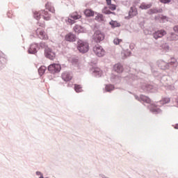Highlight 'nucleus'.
<instances>
[{"label": "nucleus", "mask_w": 178, "mask_h": 178, "mask_svg": "<svg viewBox=\"0 0 178 178\" xmlns=\"http://www.w3.org/2000/svg\"><path fill=\"white\" fill-rule=\"evenodd\" d=\"M46 10H35L33 11V17L36 20H40L41 19V17L42 19L48 22L49 20H51V15L49 13L51 12V13H55V8H52L51 6V3L49 2H47L45 4ZM49 10V11H48Z\"/></svg>", "instance_id": "1"}, {"label": "nucleus", "mask_w": 178, "mask_h": 178, "mask_svg": "<svg viewBox=\"0 0 178 178\" xmlns=\"http://www.w3.org/2000/svg\"><path fill=\"white\" fill-rule=\"evenodd\" d=\"M135 99L137 101H139V102H141L142 104H147V109L152 113H154V115H158V113H161L162 112V110L161 108L156 107L155 104H151L152 101L151 100V98L148 96H145L144 95H140V96L135 95H134Z\"/></svg>", "instance_id": "2"}, {"label": "nucleus", "mask_w": 178, "mask_h": 178, "mask_svg": "<svg viewBox=\"0 0 178 178\" xmlns=\"http://www.w3.org/2000/svg\"><path fill=\"white\" fill-rule=\"evenodd\" d=\"M47 69L51 74H56L62 70V65L60 63H53L48 65L47 68L45 65H41L38 70L39 75L44 76Z\"/></svg>", "instance_id": "3"}, {"label": "nucleus", "mask_w": 178, "mask_h": 178, "mask_svg": "<svg viewBox=\"0 0 178 178\" xmlns=\"http://www.w3.org/2000/svg\"><path fill=\"white\" fill-rule=\"evenodd\" d=\"M76 49L82 55L87 54L90 51V43H88V40L78 38Z\"/></svg>", "instance_id": "4"}, {"label": "nucleus", "mask_w": 178, "mask_h": 178, "mask_svg": "<svg viewBox=\"0 0 178 178\" xmlns=\"http://www.w3.org/2000/svg\"><path fill=\"white\" fill-rule=\"evenodd\" d=\"M40 47L42 49H44V56L47 59L54 60L56 58V53L51 47H48L45 42H40Z\"/></svg>", "instance_id": "5"}, {"label": "nucleus", "mask_w": 178, "mask_h": 178, "mask_svg": "<svg viewBox=\"0 0 178 178\" xmlns=\"http://www.w3.org/2000/svg\"><path fill=\"white\" fill-rule=\"evenodd\" d=\"M105 37H106L105 32L99 29H97L94 31V34L92 35V40L94 42H96V44H99L105 40Z\"/></svg>", "instance_id": "6"}, {"label": "nucleus", "mask_w": 178, "mask_h": 178, "mask_svg": "<svg viewBox=\"0 0 178 178\" xmlns=\"http://www.w3.org/2000/svg\"><path fill=\"white\" fill-rule=\"evenodd\" d=\"M128 83L132 86V87L140 90L143 83H144V80L141 78H138V76H134L129 79Z\"/></svg>", "instance_id": "7"}, {"label": "nucleus", "mask_w": 178, "mask_h": 178, "mask_svg": "<svg viewBox=\"0 0 178 178\" xmlns=\"http://www.w3.org/2000/svg\"><path fill=\"white\" fill-rule=\"evenodd\" d=\"M41 49V42H33L29 45L28 48L27 52L29 55H35L37 56V53L38 51Z\"/></svg>", "instance_id": "8"}, {"label": "nucleus", "mask_w": 178, "mask_h": 178, "mask_svg": "<svg viewBox=\"0 0 178 178\" xmlns=\"http://www.w3.org/2000/svg\"><path fill=\"white\" fill-rule=\"evenodd\" d=\"M140 92H156V88L154 85L147 83H143L140 89Z\"/></svg>", "instance_id": "9"}, {"label": "nucleus", "mask_w": 178, "mask_h": 178, "mask_svg": "<svg viewBox=\"0 0 178 178\" xmlns=\"http://www.w3.org/2000/svg\"><path fill=\"white\" fill-rule=\"evenodd\" d=\"M93 52L98 58H104V56L106 55V51L104 47L99 44L93 47Z\"/></svg>", "instance_id": "10"}, {"label": "nucleus", "mask_w": 178, "mask_h": 178, "mask_svg": "<svg viewBox=\"0 0 178 178\" xmlns=\"http://www.w3.org/2000/svg\"><path fill=\"white\" fill-rule=\"evenodd\" d=\"M137 3H138V1H134L133 6L130 7L129 11L128 13L129 19H133V17L138 15V10L137 9V7H136Z\"/></svg>", "instance_id": "11"}, {"label": "nucleus", "mask_w": 178, "mask_h": 178, "mask_svg": "<svg viewBox=\"0 0 178 178\" xmlns=\"http://www.w3.org/2000/svg\"><path fill=\"white\" fill-rule=\"evenodd\" d=\"M90 72L92 77H96V79H99V77H102V76H104V71L99 67L94 69H90Z\"/></svg>", "instance_id": "12"}, {"label": "nucleus", "mask_w": 178, "mask_h": 178, "mask_svg": "<svg viewBox=\"0 0 178 178\" xmlns=\"http://www.w3.org/2000/svg\"><path fill=\"white\" fill-rule=\"evenodd\" d=\"M167 34H168V32L166 31V30L163 29H158L157 31L153 33V37L154 40H159V38H163Z\"/></svg>", "instance_id": "13"}, {"label": "nucleus", "mask_w": 178, "mask_h": 178, "mask_svg": "<svg viewBox=\"0 0 178 178\" xmlns=\"http://www.w3.org/2000/svg\"><path fill=\"white\" fill-rule=\"evenodd\" d=\"M36 37H39L40 40H48V35L45 33V31L41 28H38L35 31Z\"/></svg>", "instance_id": "14"}, {"label": "nucleus", "mask_w": 178, "mask_h": 178, "mask_svg": "<svg viewBox=\"0 0 178 178\" xmlns=\"http://www.w3.org/2000/svg\"><path fill=\"white\" fill-rule=\"evenodd\" d=\"M156 65L161 70H168L170 67V64L163 60H157Z\"/></svg>", "instance_id": "15"}, {"label": "nucleus", "mask_w": 178, "mask_h": 178, "mask_svg": "<svg viewBox=\"0 0 178 178\" xmlns=\"http://www.w3.org/2000/svg\"><path fill=\"white\" fill-rule=\"evenodd\" d=\"M73 31L76 34H81V33H87V29H86V27L79 24H75L74 26L73 27Z\"/></svg>", "instance_id": "16"}, {"label": "nucleus", "mask_w": 178, "mask_h": 178, "mask_svg": "<svg viewBox=\"0 0 178 178\" xmlns=\"http://www.w3.org/2000/svg\"><path fill=\"white\" fill-rule=\"evenodd\" d=\"M65 40L67 42H76L77 41V36L76 34L70 32L65 35Z\"/></svg>", "instance_id": "17"}, {"label": "nucleus", "mask_w": 178, "mask_h": 178, "mask_svg": "<svg viewBox=\"0 0 178 178\" xmlns=\"http://www.w3.org/2000/svg\"><path fill=\"white\" fill-rule=\"evenodd\" d=\"M61 78L63 81L68 83V81H71L72 79H73V73L72 72L65 71L61 74Z\"/></svg>", "instance_id": "18"}, {"label": "nucleus", "mask_w": 178, "mask_h": 178, "mask_svg": "<svg viewBox=\"0 0 178 178\" xmlns=\"http://www.w3.org/2000/svg\"><path fill=\"white\" fill-rule=\"evenodd\" d=\"M113 72H115V73L120 74L124 72V68L123 67V65H122V63H118L113 66Z\"/></svg>", "instance_id": "19"}, {"label": "nucleus", "mask_w": 178, "mask_h": 178, "mask_svg": "<svg viewBox=\"0 0 178 178\" xmlns=\"http://www.w3.org/2000/svg\"><path fill=\"white\" fill-rule=\"evenodd\" d=\"M166 40L167 41H177L178 35L175 32H170L166 34Z\"/></svg>", "instance_id": "20"}, {"label": "nucleus", "mask_w": 178, "mask_h": 178, "mask_svg": "<svg viewBox=\"0 0 178 178\" xmlns=\"http://www.w3.org/2000/svg\"><path fill=\"white\" fill-rule=\"evenodd\" d=\"M5 63H6V56L0 51V70L5 69Z\"/></svg>", "instance_id": "21"}, {"label": "nucleus", "mask_w": 178, "mask_h": 178, "mask_svg": "<svg viewBox=\"0 0 178 178\" xmlns=\"http://www.w3.org/2000/svg\"><path fill=\"white\" fill-rule=\"evenodd\" d=\"M163 12V9L161 8H152L147 10V15H156V13H162Z\"/></svg>", "instance_id": "22"}, {"label": "nucleus", "mask_w": 178, "mask_h": 178, "mask_svg": "<svg viewBox=\"0 0 178 178\" xmlns=\"http://www.w3.org/2000/svg\"><path fill=\"white\" fill-rule=\"evenodd\" d=\"M151 8H152V2L149 3L143 2L139 6V9H141L142 10H147L148 9H151Z\"/></svg>", "instance_id": "23"}, {"label": "nucleus", "mask_w": 178, "mask_h": 178, "mask_svg": "<svg viewBox=\"0 0 178 178\" xmlns=\"http://www.w3.org/2000/svg\"><path fill=\"white\" fill-rule=\"evenodd\" d=\"M83 14L86 16V17H92L95 14H97V12L91 9H86L83 11Z\"/></svg>", "instance_id": "24"}, {"label": "nucleus", "mask_w": 178, "mask_h": 178, "mask_svg": "<svg viewBox=\"0 0 178 178\" xmlns=\"http://www.w3.org/2000/svg\"><path fill=\"white\" fill-rule=\"evenodd\" d=\"M96 15L97 16L95 17V20H96V22H98L99 23H104L105 17H104V15L98 13H97Z\"/></svg>", "instance_id": "25"}, {"label": "nucleus", "mask_w": 178, "mask_h": 178, "mask_svg": "<svg viewBox=\"0 0 178 178\" xmlns=\"http://www.w3.org/2000/svg\"><path fill=\"white\" fill-rule=\"evenodd\" d=\"M102 12L104 15H113L114 16H116V13L114 11H111V10H109L108 6H104Z\"/></svg>", "instance_id": "26"}, {"label": "nucleus", "mask_w": 178, "mask_h": 178, "mask_svg": "<svg viewBox=\"0 0 178 178\" xmlns=\"http://www.w3.org/2000/svg\"><path fill=\"white\" fill-rule=\"evenodd\" d=\"M70 17L74 20H79V19H81V15L79 14L77 11H75L70 14Z\"/></svg>", "instance_id": "27"}, {"label": "nucleus", "mask_w": 178, "mask_h": 178, "mask_svg": "<svg viewBox=\"0 0 178 178\" xmlns=\"http://www.w3.org/2000/svg\"><path fill=\"white\" fill-rule=\"evenodd\" d=\"M109 24L111 26V29H116V27H121L122 26V24H120V22H118V21L113 19L111 20Z\"/></svg>", "instance_id": "28"}, {"label": "nucleus", "mask_w": 178, "mask_h": 178, "mask_svg": "<svg viewBox=\"0 0 178 178\" xmlns=\"http://www.w3.org/2000/svg\"><path fill=\"white\" fill-rule=\"evenodd\" d=\"M89 66H91L90 69H96L98 67V60L95 59H92L89 62Z\"/></svg>", "instance_id": "29"}, {"label": "nucleus", "mask_w": 178, "mask_h": 178, "mask_svg": "<svg viewBox=\"0 0 178 178\" xmlns=\"http://www.w3.org/2000/svg\"><path fill=\"white\" fill-rule=\"evenodd\" d=\"M169 19H170L169 17L166 15H163V14H160V22L159 23H167V22H169Z\"/></svg>", "instance_id": "30"}, {"label": "nucleus", "mask_w": 178, "mask_h": 178, "mask_svg": "<svg viewBox=\"0 0 178 178\" xmlns=\"http://www.w3.org/2000/svg\"><path fill=\"white\" fill-rule=\"evenodd\" d=\"M160 102L161 105H166L167 104H169L170 102V97H162Z\"/></svg>", "instance_id": "31"}, {"label": "nucleus", "mask_w": 178, "mask_h": 178, "mask_svg": "<svg viewBox=\"0 0 178 178\" xmlns=\"http://www.w3.org/2000/svg\"><path fill=\"white\" fill-rule=\"evenodd\" d=\"M115 90V86L112 84H108L105 86L106 92H112Z\"/></svg>", "instance_id": "32"}, {"label": "nucleus", "mask_w": 178, "mask_h": 178, "mask_svg": "<svg viewBox=\"0 0 178 178\" xmlns=\"http://www.w3.org/2000/svg\"><path fill=\"white\" fill-rule=\"evenodd\" d=\"M74 91L76 92H83V87L81 86V85L74 84Z\"/></svg>", "instance_id": "33"}, {"label": "nucleus", "mask_w": 178, "mask_h": 178, "mask_svg": "<svg viewBox=\"0 0 178 178\" xmlns=\"http://www.w3.org/2000/svg\"><path fill=\"white\" fill-rule=\"evenodd\" d=\"M168 63L170 64V66H177V60L175 58V57H172L170 58V60H168Z\"/></svg>", "instance_id": "34"}, {"label": "nucleus", "mask_w": 178, "mask_h": 178, "mask_svg": "<svg viewBox=\"0 0 178 178\" xmlns=\"http://www.w3.org/2000/svg\"><path fill=\"white\" fill-rule=\"evenodd\" d=\"M111 81L113 83H120V79L119 78V76H118V75H113L111 76Z\"/></svg>", "instance_id": "35"}, {"label": "nucleus", "mask_w": 178, "mask_h": 178, "mask_svg": "<svg viewBox=\"0 0 178 178\" xmlns=\"http://www.w3.org/2000/svg\"><path fill=\"white\" fill-rule=\"evenodd\" d=\"M79 57H72L71 59V63H72L74 66H76V65H79Z\"/></svg>", "instance_id": "36"}, {"label": "nucleus", "mask_w": 178, "mask_h": 178, "mask_svg": "<svg viewBox=\"0 0 178 178\" xmlns=\"http://www.w3.org/2000/svg\"><path fill=\"white\" fill-rule=\"evenodd\" d=\"M65 23H67V24H74V23H76V21L69 17H66V19H65Z\"/></svg>", "instance_id": "37"}, {"label": "nucleus", "mask_w": 178, "mask_h": 178, "mask_svg": "<svg viewBox=\"0 0 178 178\" xmlns=\"http://www.w3.org/2000/svg\"><path fill=\"white\" fill-rule=\"evenodd\" d=\"M161 48H163V49L164 51H165L166 52H168L170 48V47L169 46V43L165 42L163 44H161Z\"/></svg>", "instance_id": "38"}, {"label": "nucleus", "mask_w": 178, "mask_h": 178, "mask_svg": "<svg viewBox=\"0 0 178 178\" xmlns=\"http://www.w3.org/2000/svg\"><path fill=\"white\" fill-rule=\"evenodd\" d=\"M123 54L124 59H126V58H129V56H131V51L127 49L125 51H124Z\"/></svg>", "instance_id": "39"}, {"label": "nucleus", "mask_w": 178, "mask_h": 178, "mask_svg": "<svg viewBox=\"0 0 178 178\" xmlns=\"http://www.w3.org/2000/svg\"><path fill=\"white\" fill-rule=\"evenodd\" d=\"M109 10H116V8H118V6L116 4L111 3L108 7Z\"/></svg>", "instance_id": "40"}, {"label": "nucleus", "mask_w": 178, "mask_h": 178, "mask_svg": "<svg viewBox=\"0 0 178 178\" xmlns=\"http://www.w3.org/2000/svg\"><path fill=\"white\" fill-rule=\"evenodd\" d=\"M122 39H119V38H115L113 40V44L115 45H119V44H120L122 42Z\"/></svg>", "instance_id": "41"}, {"label": "nucleus", "mask_w": 178, "mask_h": 178, "mask_svg": "<svg viewBox=\"0 0 178 178\" xmlns=\"http://www.w3.org/2000/svg\"><path fill=\"white\" fill-rule=\"evenodd\" d=\"M159 1L164 5H169L172 2V0H159Z\"/></svg>", "instance_id": "42"}, {"label": "nucleus", "mask_w": 178, "mask_h": 178, "mask_svg": "<svg viewBox=\"0 0 178 178\" xmlns=\"http://www.w3.org/2000/svg\"><path fill=\"white\" fill-rule=\"evenodd\" d=\"M172 30L174 32H175L177 34H178V25H175L172 27Z\"/></svg>", "instance_id": "43"}, {"label": "nucleus", "mask_w": 178, "mask_h": 178, "mask_svg": "<svg viewBox=\"0 0 178 178\" xmlns=\"http://www.w3.org/2000/svg\"><path fill=\"white\" fill-rule=\"evenodd\" d=\"M154 20H159L160 22L161 20V14H158L157 15H155Z\"/></svg>", "instance_id": "44"}, {"label": "nucleus", "mask_w": 178, "mask_h": 178, "mask_svg": "<svg viewBox=\"0 0 178 178\" xmlns=\"http://www.w3.org/2000/svg\"><path fill=\"white\" fill-rule=\"evenodd\" d=\"M35 175H36V176H40V177H41V176L44 175V174L42 172H41L40 171H36Z\"/></svg>", "instance_id": "45"}, {"label": "nucleus", "mask_w": 178, "mask_h": 178, "mask_svg": "<svg viewBox=\"0 0 178 178\" xmlns=\"http://www.w3.org/2000/svg\"><path fill=\"white\" fill-rule=\"evenodd\" d=\"M107 6L112 4V0H106Z\"/></svg>", "instance_id": "46"}, {"label": "nucleus", "mask_w": 178, "mask_h": 178, "mask_svg": "<svg viewBox=\"0 0 178 178\" xmlns=\"http://www.w3.org/2000/svg\"><path fill=\"white\" fill-rule=\"evenodd\" d=\"M7 16L8 17H9V19H12V13H10V11H8L7 13Z\"/></svg>", "instance_id": "47"}, {"label": "nucleus", "mask_w": 178, "mask_h": 178, "mask_svg": "<svg viewBox=\"0 0 178 178\" xmlns=\"http://www.w3.org/2000/svg\"><path fill=\"white\" fill-rule=\"evenodd\" d=\"M30 37H31V38H37L38 36L35 35V33L31 34V35H30Z\"/></svg>", "instance_id": "48"}, {"label": "nucleus", "mask_w": 178, "mask_h": 178, "mask_svg": "<svg viewBox=\"0 0 178 178\" xmlns=\"http://www.w3.org/2000/svg\"><path fill=\"white\" fill-rule=\"evenodd\" d=\"M38 26H40V27H44V26H45V24H44L43 23H41V22H38Z\"/></svg>", "instance_id": "49"}, {"label": "nucleus", "mask_w": 178, "mask_h": 178, "mask_svg": "<svg viewBox=\"0 0 178 178\" xmlns=\"http://www.w3.org/2000/svg\"><path fill=\"white\" fill-rule=\"evenodd\" d=\"M99 176L100 177H102V178H109V177L105 176V175H104V174H99Z\"/></svg>", "instance_id": "50"}, {"label": "nucleus", "mask_w": 178, "mask_h": 178, "mask_svg": "<svg viewBox=\"0 0 178 178\" xmlns=\"http://www.w3.org/2000/svg\"><path fill=\"white\" fill-rule=\"evenodd\" d=\"M140 29H144V22H140Z\"/></svg>", "instance_id": "51"}, {"label": "nucleus", "mask_w": 178, "mask_h": 178, "mask_svg": "<svg viewBox=\"0 0 178 178\" xmlns=\"http://www.w3.org/2000/svg\"><path fill=\"white\" fill-rule=\"evenodd\" d=\"M174 129L178 130V124H176L175 125H172Z\"/></svg>", "instance_id": "52"}, {"label": "nucleus", "mask_w": 178, "mask_h": 178, "mask_svg": "<svg viewBox=\"0 0 178 178\" xmlns=\"http://www.w3.org/2000/svg\"><path fill=\"white\" fill-rule=\"evenodd\" d=\"M39 178H49L48 177H44V175H41V177H39Z\"/></svg>", "instance_id": "53"}, {"label": "nucleus", "mask_w": 178, "mask_h": 178, "mask_svg": "<svg viewBox=\"0 0 178 178\" xmlns=\"http://www.w3.org/2000/svg\"><path fill=\"white\" fill-rule=\"evenodd\" d=\"M152 73H155V72H156V70L152 69Z\"/></svg>", "instance_id": "54"}, {"label": "nucleus", "mask_w": 178, "mask_h": 178, "mask_svg": "<svg viewBox=\"0 0 178 178\" xmlns=\"http://www.w3.org/2000/svg\"><path fill=\"white\" fill-rule=\"evenodd\" d=\"M125 19H130V18H129V15H128L127 17H125Z\"/></svg>", "instance_id": "55"}, {"label": "nucleus", "mask_w": 178, "mask_h": 178, "mask_svg": "<svg viewBox=\"0 0 178 178\" xmlns=\"http://www.w3.org/2000/svg\"><path fill=\"white\" fill-rule=\"evenodd\" d=\"M176 102H177V105L178 106V100H176Z\"/></svg>", "instance_id": "56"}, {"label": "nucleus", "mask_w": 178, "mask_h": 178, "mask_svg": "<svg viewBox=\"0 0 178 178\" xmlns=\"http://www.w3.org/2000/svg\"><path fill=\"white\" fill-rule=\"evenodd\" d=\"M69 86H70V84L68 83V84H67V87H69Z\"/></svg>", "instance_id": "57"}]
</instances>
